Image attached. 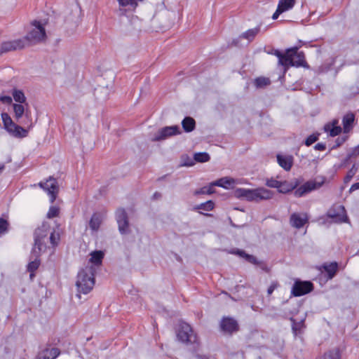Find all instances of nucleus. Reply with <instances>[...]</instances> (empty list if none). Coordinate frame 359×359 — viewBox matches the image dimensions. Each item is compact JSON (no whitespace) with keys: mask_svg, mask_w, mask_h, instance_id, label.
Returning <instances> with one entry per match:
<instances>
[{"mask_svg":"<svg viewBox=\"0 0 359 359\" xmlns=\"http://www.w3.org/2000/svg\"><path fill=\"white\" fill-rule=\"evenodd\" d=\"M60 240V232L59 227L50 231V225L44 222L40 226L36 228L34 232V247H46L50 243L52 247H57Z\"/></svg>","mask_w":359,"mask_h":359,"instance_id":"f257e3e1","label":"nucleus"},{"mask_svg":"<svg viewBox=\"0 0 359 359\" xmlns=\"http://www.w3.org/2000/svg\"><path fill=\"white\" fill-rule=\"evenodd\" d=\"M234 196L239 199H245L249 202H259L273 198V192L264 187L256 189L237 188Z\"/></svg>","mask_w":359,"mask_h":359,"instance_id":"f03ea898","label":"nucleus"},{"mask_svg":"<svg viewBox=\"0 0 359 359\" xmlns=\"http://www.w3.org/2000/svg\"><path fill=\"white\" fill-rule=\"evenodd\" d=\"M95 273L93 266H86L79 271L76 286L79 293L77 296L79 298L81 293L86 294L93 290L95 285Z\"/></svg>","mask_w":359,"mask_h":359,"instance_id":"7ed1b4c3","label":"nucleus"},{"mask_svg":"<svg viewBox=\"0 0 359 359\" xmlns=\"http://www.w3.org/2000/svg\"><path fill=\"white\" fill-rule=\"evenodd\" d=\"M32 26V29L23 37L27 46L39 43L46 38L45 27L40 21L34 20Z\"/></svg>","mask_w":359,"mask_h":359,"instance_id":"20e7f679","label":"nucleus"},{"mask_svg":"<svg viewBox=\"0 0 359 359\" xmlns=\"http://www.w3.org/2000/svg\"><path fill=\"white\" fill-rule=\"evenodd\" d=\"M1 116L4 128L10 135L16 138H23L27 136L28 131L20 126L15 124L8 113H1Z\"/></svg>","mask_w":359,"mask_h":359,"instance_id":"39448f33","label":"nucleus"},{"mask_svg":"<svg viewBox=\"0 0 359 359\" xmlns=\"http://www.w3.org/2000/svg\"><path fill=\"white\" fill-rule=\"evenodd\" d=\"M177 337L180 341L185 344H192L196 341V335L194 333L191 327L184 322L179 324Z\"/></svg>","mask_w":359,"mask_h":359,"instance_id":"423d86ee","label":"nucleus"},{"mask_svg":"<svg viewBox=\"0 0 359 359\" xmlns=\"http://www.w3.org/2000/svg\"><path fill=\"white\" fill-rule=\"evenodd\" d=\"M326 217L338 224L349 222L346 209L342 205H334L326 212Z\"/></svg>","mask_w":359,"mask_h":359,"instance_id":"0eeeda50","label":"nucleus"},{"mask_svg":"<svg viewBox=\"0 0 359 359\" xmlns=\"http://www.w3.org/2000/svg\"><path fill=\"white\" fill-rule=\"evenodd\" d=\"M299 312L298 308H284V316L286 318H289V320L292 323V331L294 336L298 337L300 336L303 333V330L304 327V320H302L299 322H297L296 320L293 318L294 316L297 315Z\"/></svg>","mask_w":359,"mask_h":359,"instance_id":"6e6552de","label":"nucleus"},{"mask_svg":"<svg viewBox=\"0 0 359 359\" xmlns=\"http://www.w3.org/2000/svg\"><path fill=\"white\" fill-rule=\"evenodd\" d=\"M298 49L297 46L289 48V61L287 62L286 69L289 67H309L305 60L304 53L302 51H298Z\"/></svg>","mask_w":359,"mask_h":359,"instance_id":"1a4fd4ad","label":"nucleus"},{"mask_svg":"<svg viewBox=\"0 0 359 359\" xmlns=\"http://www.w3.org/2000/svg\"><path fill=\"white\" fill-rule=\"evenodd\" d=\"M313 289L314 285L311 281L296 279L292 287L291 294L294 297H300L312 292Z\"/></svg>","mask_w":359,"mask_h":359,"instance_id":"9d476101","label":"nucleus"},{"mask_svg":"<svg viewBox=\"0 0 359 359\" xmlns=\"http://www.w3.org/2000/svg\"><path fill=\"white\" fill-rule=\"evenodd\" d=\"M219 327L221 331L226 334L232 335L240 330L238 321L230 316H224L220 323Z\"/></svg>","mask_w":359,"mask_h":359,"instance_id":"9b49d317","label":"nucleus"},{"mask_svg":"<svg viewBox=\"0 0 359 359\" xmlns=\"http://www.w3.org/2000/svg\"><path fill=\"white\" fill-rule=\"evenodd\" d=\"M324 182V178H322L320 181L309 180L296 189L294 191V195L296 197H302L305 194L321 187Z\"/></svg>","mask_w":359,"mask_h":359,"instance_id":"f8f14e48","label":"nucleus"},{"mask_svg":"<svg viewBox=\"0 0 359 359\" xmlns=\"http://www.w3.org/2000/svg\"><path fill=\"white\" fill-rule=\"evenodd\" d=\"M181 133V129L179 126L175 125L171 126H165L159 129L152 137L154 142L164 140L168 137Z\"/></svg>","mask_w":359,"mask_h":359,"instance_id":"ddd939ff","label":"nucleus"},{"mask_svg":"<svg viewBox=\"0 0 359 359\" xmlns=\"http://www.w3.org/2000/svg\"><path fill=\"white\" fill-rule=\"evenodd\" d=\"M39 186L48 194L50 197V203H53L58 192L57 180L55 178L50 177L46 182H39Z\"/></svg>","mask_w":359,"mask_h":359,"instance_id":"4468645a","label":"nucleus"},{"mask_svg":"<svg viewBox=\"0 0 359 359\" xmlns=\"http://www.w3.org/2000/svg\"><path fill=\"white\" fill-rule=\"evenodd\" d=\"M25 41L26 40H24L23 38H21L4 41L1 43L0 46V53L2 54L10 51L22 49L27 46Z\"/></svg>","mask_w":359,"mask_h":359,"instance_id":"2eb2a0df","label":"nucleus"},{"mask_svg":"<svg viewBox=\"0 0 359 359\" xmlns=\"http://www.w3.org/2000/svg\"><path fill=\"white\" fill-rule=\"evenodd\" d=\"M115 216L119 232L121 234L127 233L129 230V222L126 210L123 208L117 209Z\"/></svg>","mask_w":359,"mask_h":359,"instance_id":"dca6fc26","label":"nucleus"},{"mask_svg":"<svg viewBox=\"0 0 359 359\" xmlns=\"http://www.w3.org/2000/svg\"><path fill=\"white\" fill-rule=\"evenodd\" d=\"M41 248H32L29 262L27 266V270L29 272H35L41 264L39 257L41 255Z\"/></svg>","mask_w":359,"mask_h":359,"instance_id":"f3484780","label":"nucleus"},{"mask_svg":"<svg viewBox=\"0 0 359 359\" xmlns=\"http://www.w3.org/2000/svg\"><path fill=\"white\" fill-rule=\"evenodd\" d=\"M309 217L306 213L294 212L290 215V222L292 226L296 229L303 227L307 223Z\"/></svg>","mask_w":359,"mask_h":359,"instance_id":"a211bd4d","label":"nucleus"},{"mask_svg":"<svg viewBox=\"0 0 359 359\" xmlns=\"http://www.w3.org/2000/svg\"><path fill=\"white\" fill-rule=\"evenodd\" d=\"M118 4L119 11L121 14L127 11H133L138 6L140 0H116Z\"/></svg>","mask_w":359,"mask_h":359,"instance_id":"6ab92c4d","label":"nucleus"},{"mask_svg":"<svg viewBox=\"0 0 359 359\" xmlns=\"http://www.w3.org/2000/svg\"><path fill=\"white\" fill-rule=\"evenodd\" d=\"M105 217V215L104 212H94L89 221L88 225L89 228L91 230L92 233H96L99 229L100 226Z\"/></svg>","mask_w":359,"mask_h":359,"instance_id":"aec40b11","label":"nucleus"},{"mask_svg":"<svg viewBox=\"0 0 359 359\" xmlns=\"http://www.w3.org/2000/svg\"><path fill=\"white\" fill-rule=\"evenodd\" d=\"M90 256L88 264H91L90 266L94 267L95 273L97 268L102 265L104 253L102 250H95L90 253Z\"/></svg>","mask_w":359,"mask_h":359,"instance_id":"412c9836","label":"nucleus"},{"mask_svg":"<svg viewBox=\"0 0 359 359\" xmlns=\"http://www.w3.org/2000/svg\"><path fill=\"white\" fill-rule=\"evenodd\" d=\"M238 183V182L237 180H235L233 178L229 177H224L218 179L217 180H216L215 182H212V184L213 187L217 186V187H222L224 189H228L233 187L234 185H236Z\"/></svg>","mask_w":359,"mask_h":359,"instance_id":"4be33fe9","label":"nucleus"},{"mask_svg":"<svg viewBox=\"0 0 359 359\" xmlns=\"http://www.w3.org/2000/svg\"><path fill=\"white\" fill-rule=\"evenodd\" d=\"M277 161L279 165L285 170L289 171L293 164V157L292 156L277 155Z\"/></svg>","mask_w":359,"mask_h":359,"instance_id":"5701e85b","label":"nucleus"},{"mask_svg":"<svg viewBox=\"0 0 359 359\" xmlns=\"http://www.w3.org/2000/svg\"><path fill=\"white\" fill-rule=\"evenodd\" d=\"M337 120H333L332 123H326L323 128L325 132L327 133L331 137L338 135L341 132V128L339 126H337Z\"/></svg>","mask_w":359,"mask_h":359,"instance_id":"b1692460","label":"nucleus"},{"mask_svg":"<svg viewBox=\"0 0 359 359\" xmlns=\"http://www.w3.org/2000/svg\"><path fill=\"white\" fill-rule=\"evenodd\" d=\"M228 252L230 254L238 255L239 257L244 258L248 262L254 265L256 264V263L258 260L257 258L256 257H255L254 255H249V254L246 253L244 250H239V249L235 250V249L232 248L231 250L228 251Z\"/></svg>","mask_w":359,"mask_h":359,"instance_id":"393cba45","label":"nucleus"},{"mask_svg":"<svg viewBox=\"0 0 359 359\" xmlns=\"http://www.w3.org/2000/svg\"><path fill=\"white\" fill-rule=\"evenodd\" d=\"M13 109L14 112V118L16 121L21 123L20 120L22 118L23 115L25 114L28 116V110H25L22 104H13Z\"/></svg>","mask_w":359,"mask_h":359,"instance_id":"a878e982","label":"nucleus"},{"mask_svg":"<svg viewBox=\"0 0 359 359\" xmlns=\"http://www.w3.org/2000/svg\"><path fill=\"white\" fill-rule=\"evenodd\" d=\"M60 351L57 348H46L38 355L41 359H55L57 358Z\"/></svg>","mask_w":359,"mask_h":359,"instance_id":"bb28decb","label":"nucleus"},{"mask_svg":"<svg viewBox=\"0 0 359 359\" xmlns=\"http://www.w3.org/2000/svg\"><path fill=\"white\" fill-rule=\"evenodd\" d=\"M323 269L327 274V279H332L335 276L338 271V264L336 262H332L330 264H325L323 265Z\"/></svg>","mask_w":359,"mask_h":359,"instance_id":"cd10ccee","label":"nucleus"},{"mask_svg":"<svg viewBox=\"0 0 359 359\" xmlns=\"http://www.w3.org/2000/svg\"><path fill=\"white\" fill-rule=\"evenodd\" d=\"M273 54L278 58V64L286 69L287 62L289 61V48L283 53L279 50H275Z\"/></svg>","mask_w":359,"mask_h":359,"instance_id":"c85d7f7f","label":"nucleus"},{"mask_svg":"<svg viewBox=\"0 0 359 359\" xmlns=\"http://www.w3.org/2000/svg\"><path fill=\"white\" fill-rule=\"evenodd\" d=\"M182 126L185 132L190 133L195 129L196 122L193 118L186 116L182 121Z\"/></svg>","mask_w":359,"mask_h":359,"instance_id":"c756f323","label":"nucleus"},{"mask_svg":"<svg viewBox=\"0 0 359 359\" xmlns=\"http://www.w3.org/2000/svg\"><path fill=\"white\" fill-rule=\"evenodd\" d=\"M296 4L295 0H279L278 4V8L283 12L285 13L293 8Z\"/></svg>","mask_w":359,"mask_h":359,"instance_id":"7c9ffc66","label":"nucleus"},{"mask_svg":"<svg viewBox=\"0 0 359 359\" xmlns=\"http://www.w3.org/2000/svg\"><path fill=\"white\" fill-rule=\"evenodd\" d=\"M260 31V27L257 26L255 28L248 29L243 32L239 38L247 39L249 42L252 41Z\"/></svg>","mask_w":359,"mask_h":359,"instance_id":"2f4dec72","label":"nucleus"},{"mask_svg":"<svg viewBox=\"0 0 359 359\" xmlns=\"http://www.w3.org/2000/svg\"><path fill=\"white\" fill-rule=\"evenodd\" d=\"M317 359H340V352L338 348L329 350Z\"/></svg>","mask_w":359,"mask_h":359,"instance_id":"473e14b6","label":"nucleus"},{"mask_svg":"<svg viewBox=\"0 0 359 359\" xmlns=\"http://www.w3.org/2000/svg\"><path fill=\"white\" fill-rule=\"evenodd\" d=\"M297 185V184H293L292 183L287 182V181H281V186L279 187L278 192L282 194L288 193L294 190Z\"/></svg>","mask_w":359,"mask_h":359,"instance_id":"72a5a7b5","label":"nucleus"},{"mask_svg":"<svg viewBox=\"0 0 359 359\" xmlns=\"http://www.w3.org/2000/svg\"><path fill=\"white\" fill-rule=\"evenodd\" d=\"M354 118L355 117L353 114H348L344 116L342 123L345 131L348 130L349 128L351 127L354 121Z\"/></svg>","mask_w":359,"mask_h":359,"instance_id":"f704fd0d","label":"nucleus"},{"mask_svg":"<svg viewBox=\"0 0 359 359\" xmlns=\"http://www.w3.org/2000/svg\"><path fill=\"white\" fill-rule=\"evenodd\" d=\"M336 58H330L327 60L324 64L320 65L318 68V72L320 73H326L332 69V66L334 64Z\"/></svg>","mask_w":359,"mask_h":359,"instance_id":"c9c22d12","label":"nucleus"},{"mask_svg":"<svg viewBox=\"0 0 359 359\" xmlns=\"http://www.w3.org/2000/svg\"><path fill=\"white\" fill-rule=\"evenodd\" d=\"M12 95L14 100L16 102H18V104H22L25 102L26 97L24 93L21 90L13 89Z\"/></svg>","mask_w":359,"mask_h":359,"instance_id":"e433bc0d","label":"nucleus"},{"mask_svg":"<svg viewBox=\"0 0 359 359\" xmlns=\"http://www.w3.org/2000/svg\"><path fill=\"white\" fill-rule=\"evenodd\" d=\"M215 192L212 182L208 186H205L194 191L195 195L211 194Z\"/></svg>","mask_w":359,"mask_h":359,"instance_id":"4c0bfd02","label":"nucleus"},{"mask_svg":"<svg viewBox=\"0 0 359 359\" xmlns=\"http://www.w3.org/2000/svg\"><path fill=\"white\" fill-rule=\"evenodd\" d=\"M194 162L205 163L210 160V155L207 152H198L194 155Z\"/></svg>","mask_w":359,"mask_h":359,"instance_id":"58836bf2","label":"nucleus"},{"mask_svg":"<svg viewBox=\"0 0 359 359\" xmlns=\"http://www.w3.org/2000/svg\"><path fill=\"white\" fill-rule=\"evenodd\" d=\"M215 203L212 201H208L196 205L194 208L196 210H202L204 211H210L214 208Z\"/></svg>","mask_w":359,"mask_h":359,"instance_id":"ea45409f","label":"nucleus"},{"mask_svg":"<svg viewBox=\"0 0 359 359\" xmlns=\"http://www.w3.org/2000/svg\"><path fill=\"white\" fill-rule=\"evenodd\" d=\"M195 164L194 157L191 158L189 156L184 154L181 156V166L191 167Z\"/></svg>","mask_w":359,"mask_h":359,"instance_id":"a19ab883","label":"nucleus"},{"mask_svg":"<svg viewBox=\"0 0 359 359\" xmlns=\"http://www.w3.org/2000/svg\"><path fill=\"white\" fill-rule=\"evenodd\" d=\"M270 80L266 77H258L255 79L254 83L256 88H263L270 84Z\"/></svg>","mask_w":359,"mask_h":359,"instance_id":"79ce46f5","label":"nucleus"},{"mask_svg":"<svg viewBox=\"0 0 359 359\" xmlns=\"http://www.w3.org/2000/svg\"><path fill=\"white\" fill-rule=\"evenodd\" d=\"M358 170V167L354 164L353 165L352 168L348 171L346 175L345 176L344 179V183H348L351 179L353 177V176L355 175L356 172Z\"/></svg>","mask_w":359,"mask_h":359,"instance_id":"37998d69","label":"nucleus"},{"mask_svg":"<svg viewBox=\"0 0 359 359\" xmlns=\"http://www.w3.org/2000/svg\"><path fill=\"white\" fill-rule=\"evenodd\" d=\"M320 134L319 133H313L307 137L305 140L304 144L306 146L309 147L314 142L318 140Z\"/></svg>","mask_w":359,"mask_h":359,"instance_id":"c03bdc74","label":"nucleus"},{"mask_svg":"<svg viewBox=\"0 0 359 359\" xmlns=\"http://www.w3.org/2000/svg\"><path fill=\"white\" fill-rule=\"evenodd\" d=\"M266 185L271 188H276L278 190L281 186V181H278L274 178L267 179L266 181Z\"/></svg>","mask_w":359,"mask_h":359,"instance_id":"a18cd8bd","label":"nucleus"},{"mask_svg":"<svg viewBox=\"0 0 359 359\" xmlns=\"http://www.w3.org/2000/svg\"><path fill=\"white\" fill-rule=\"evenodd\" d=\"M59 208L57 206H50L48 212H47V217L49 219L54 218L57 217L59 215Z\"/></svg>","mask_w":359,"mask_h":359,"instance_id":"49530a36","label":"nucleus"},{"mask_svg":"<svg viewBox=\"0 0 359 359\" xmlns=\"http://www.w3.org/2000/svg\"><path fill=\"white\" fill-rule=\"evenodd\" d=\"M257 267L260 268L262 271L268 273L270 271V269L268 267L266 263L263 260H257L256 264Z\"/></svg>","mask_w":359,"mask_h":359,"instance_id":"de8ad7c7","label":"nucleus"},{"mask_svg":"<svg viewBox=\"0 0 359 359\" xmlns=\"http://www.w3.org/2000/svg\"><path fill=\"white\" fill-rule=\"evenodd\" d=\"M278 287H279V283L277 281L272 282L267 290L268 295L269 296L271 295L273 293V292Z\"/></svg>","mask_w":359,"mask_h":359,"instance_id":"09e8293b","label":"nucleus"},{"mask_svg":"<svg viewBox=\"0 0 359 359\" xmlns=\"http://www.w3.org/2000/svg\"><path fill=\"white\" fill-rule=\"evenodd\" d=\"M359 155V144L355 147H353L351 152L348 153V158H351V157H355V156H357Z\"/></svg>","mask_w":359,"mask_h":359,"instance_id":"8fccbe9b","label":"nucleus"},{"mask_svg":"<svg viewBox=\"0 0 359 359\" xmlns=\"http://www.w3.org/2000/svg\"><path fill=\"white\" fill-rule=\"evenodd\" d=\"M12 97L9 95H1L0 101L4 104H11L12 102Z\"/></svg>","mask_w":359,"mask_h":359,"instance_id":"3c124183","label":"nucleus"},{"mask_svg":"<svg viewBox=\"0 0 359 359\" xmlns=\"http://www.w3.org/2000/svg\"><path fill=\"white\" fill-rule=\"evenodd\" d=\"M314 149L318 151H325L326 149V145L325 143L319 142L314 146Z\"/></svg>","mask_w":359,"mask_h":359,"instance_id":"603ef678","label":"nucleus"},{"mask_svg":"<svg viewBox=\"0 0 359 359\" xmlns=\"http://www.w3.org/2000/svg\"><path fill=\"white\" fill-rule=\"evenodd\" d=\"M9 224L8 221L3 218V233H6L8 231Z\"/></svg>","mask_w":359,"mask_h":359,"instance_id":"864d4df0","label":"nucleus"},{"mask_svg":"<svg viewBox=\"0 0 359 359\" xmlns=\"http://www.w3.org/2000/svg\"><path fill=\"white\" fill-rule=\"evenodd\" d=\"M283 13L278 7L276 8V11L274 12V13L272 15L273 20H276L279 17L280 14Z\"/></svg>","mask_w":359,"mask_h":359,"instance_id":"5fc2aeb1","label":"nucleus"},{"mask_svg":"<svg viewBox=\"0 0 359 359\" xmlns=\"http://www.w3.org/2000/svg\"><path fill=\"white\" fill-rule=\"evenodd\" d=\"M359 189V182H356V183H354L351 185L350 189H349V192L351 193L355 190H358Z\"/></svg>","mask_w":359,"mask_h":359,"instance_id":"6e6d98bb","label":"nucleus"},{"mask_svg":"<svg viewBox=\"0 0 359 359\" xmlns=\"http://www.w3.org/2000/svg\"><path fill=\"white\" fill-rule=\"evenodd\" d=\"M3 234V217H0V236Z\"/></svg>","mask_w":359,"mask_h":359,"instance_id":"4d7b16f0","label":"nucleus"},{"mask_svg":"<svg viewBox=\"0 0 359 359\" xmlns=\"http://www.w3.org/2000/svg\"><path fill=\"white\" fill-rule=\"evenodd\" d=\"M161 197V194L160 193L157 192V191L155 192L154 194V195H153V198L154 199H158V198H159Z\"/></svg>","mask_w":359,"mask_h":359,"instance_id":"13d9d810","label":"nucleus"},{"mask_svg":"<svg viewBox=\"0 0 359 359\" xmlns=\"http://www.w3.org/2000/svg\"><path fill=\"white\" fill-rule=\"evenodd\" d=\"M5 168L4 164H0V174L3 172Z\"/></svg>","mask_w":359,"mask_h":359,"instance_id":"bf43d9fd","label":"nucleus"},{"mask_svg":"<svg viewBox=\"0 0 359 359\" xmlns=\"http://www.w3.org/2000/svg\"><path fill=\"white\" fill-rule=\"evenodd\" d=\"M29 273H30L29 277L31 279H32L35 276L34 272H29Z\"/></svg>","mask_w":359,"mask_h":359,"instance_id":"052dcab7","label":"nucleus"},{"mask_svg":"<svg viewBox=\"0 0 359 359\" xmlns=\"http://www.w3.org/2000/svg\"><path fill=\"white\" fill-rule=\"evenodd\" d=\"M36 359H41L39 355H37Z\"/></svg>","mask_w":359,"mask_h":359,"instance_id":"680f3d73","label":"nucleus"},{"mask_svg":"<svg viewBox=\"0 0 359 359\" xmlns=\"http://www.w3.org/2000/svg\"><path fill=\"white\" fill-rule=\"evenodd\" d=\"M356 254H357V255H358V254H359V250L357 252V253H356Z\"/></svg>","mask_w":359,"mask_h":359,"instance_id":"e2e57ef3","label":"nucleus"}]
</instances>
